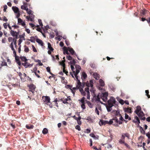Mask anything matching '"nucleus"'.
I'll list each match as a JSON object with an SVG mask.
<instances>
[{"instance_id":"nucleus-36","label":"nucleus","mask_w":150,"mask_h":150,"mask_svg":"<svg viewBox=\"0 0 150 150\" xmlns=\"http://www.w3.org/2000/svg\"><path fill=\"white\" fill-rule=\"evenodd\" d=\"M125 136V137H127V138L128 139H129V138H130V135L129 134L127 133H124V134H123Z\"/></svg>"},{"instance_id":"nucleus-25","label":"nucleus","mask_w":150,"mask_h":150,"mask_svg":"<svg viewBox=\"0 0 150 150\" xmlns=\"http://www.w3.org/2000/svg\"><path fill=\"white\" fill-rule=\"evenodd\" d=\"M22 65L24 66L25 68H27L29 66V63L26 62H25L24 63H22Z\"/></svg>"},{"instance_id":"nucleus-51","label":"nucleus","mask_w":150,"mask_h":150,"mask_svg":"<svg viewBox=\"0 0 150 150\" xmlns=\"http://www.w3.org/2000/svg\"><path fill=\"white\" fill-rule=\"evenodd\" d=\"M76 72L75 73L74 71H73V73L74 74L77 75L80 72V70H76Z\"/></svg>"},{"instance_id":"nucleus-13","label":"nucleus","mask_w":150,"mask_h":150,"mask_svg":"<svg viewBox=\"0 0 150 150\" xmlns=\"http://www.w3.org/2000/svg\"><path fill=\"white\" fill-rule=\"evenodd\" d=\"M93 77L96 80H98L99 79V75L96 72L94 73L93 74Z\"/></svg>"},{"instance_id":"nucleus-15","label":"nucleus","mask_w":150,"mask_h":150,"mask_svg":"<svg viewBox=\"0 0 150 150\" xmlns=\"http://www.w3.org/2000/svg\"><path fill=\"white\" fill-rule=\"evenodd\" d=\"M63 51H64V54H65V53H66L67 54H69V52H68V48L67 49V48L66 47H63Z\"/></svg>"},{"instance_id":"nucleus-57","label":"nucleus","mask_w":150,"mask_h":150,"mask_svg":"<svg viewBox=\"0 0 150 150\" xmlns=\"http://www.w3.org/2000/svg\"><path fill=\"white\" fill-rule=\"evenodd\" d=\"M90 136L91 137L95 138L96 136L93 133H91L90 134Z\"/></svg>"},{"instance_id":"nucleus-27","label":"nucleus","mask_w":150,"mask_h":150,"mask_svg":"<svg viewBox=\"0 0 150 150\" xmlns=\"http://www.w3.org/2000/svg\"><path fill=\"white\" fill-rule=\"evenodd\" d=\"M20 58L22 61L24 62H25L27 61L28 60L25 57H21Z\"/></svg>"},{"instance_id":"nucleus-35","label":"nucleus","mask_w":150,"mask_h":150,"mask_svg":"<svg viewBox=\"0 0 150 150\" xmlns=\"http://www.w3.org/2000/svg\"><path fill=\"white\" fill-rule=\"evenodd\" d=\"M24 51L26 52H28L29 51V49L28 47L26 46L25 45L24 46Z\"/></svg>"},{"instance_id":"nucleus-38","label":"nucleus","mask_w":150,"mask_h":150,"mask_svg":"<svg viewBox=\"0 0 150 150\" xmlns=\"http://www.w3.org/2000/svg\"><path fill=\"white\" fill-rule=\"evenodd\" d=\"M145 93H146V95L148 97V98H150V96L149 94V91L148 90H146L145 91Z\"/></svg>"},{"instance_id":"nucleus-9","label":"nucleus","mask_w":150,"mask_h":150,"mask_svg":"<svg viewBox=\"0 0 150 150\" xmlns=\"http://www.w3.org/2000/svg\"><path fill=\"white\" fill-rule=\"evenodd\" d=\"M18 24L21 25L23 26H24L25 25V22H23L21 18H18Z\"/></svg>"},{"instance_id":"nucleus-45","label":"nucleus","mask_w":150,"mask_h":150,"mask_svg":"<svg viewBox=\"0 0 150 150\" xmlns=\"http://www.w3.org/2000/svg\"><path fill=\"white\" fill-rule=\"evenodd\" d=\"M85 99V98L84 97H83L82 98L81 100H80V101L82 103H85L84 100Z\"/></svg>"},{"instance_id":"nucleus-53","label":"nucleus","mask_w":150,"mask_h":150,"mask_svg":"<svg viewBox=\"0 0 150 150\" xmlns=\"http://www.w3.org/2000/svg\"><path fill=\"white\" fill-rule=\"evenodd\" d=\"M85 91H86L87 93H89V89L88 87L86 88L85 89Z\"/></svg>"},{"instance_id":"nucleus-11","label":"nucleus","mask_w":150,"mask_h":150,"mask_svg":"<svg viewBox=\"0 0 150 150\" xmlns=\"http://www.w3.org/2000/svg\"><path fill=\"white\" fill-rule=\"evenodd\" d=\"M148 12V11L145 9L141 10L140 11V13L141 16H143L145 15Z\"/></svg>"},{"instance_id":"nucleus-34","label":"nucleus","mask_w":150,"mask_h":150,"mask_svg":"<svg viewBox=\"0 0 150 150\" xmlns=\"http://www.w3.org/2000/svg\"><path fill=\"white\" fill-rule=\"evenodd\" d=\"M26 11L27 13L30 15L33 12L32 11L30 10V9H28V8H27V9H26Z\"/></svg>"},{"instance_id":"nucleus-20","label":"nucleus","mask_w":150,"mask_h":150,"mask_svg":"<svg viewBox=\"0 0 150 150\" xmlns=\"http://www.w3.org/2000/svg\"><path fill=\"white\" fill-rule=\"evenodd\" d=\"M95 98L96 100V101L100 102L102 104H103V103L100 100V96L99 94L98 95L96 96V97L95 96Z\"/></svg>"},{"instance_id":"nucleus-5","label":"nucleus","mask_w":150,"mask_h":150,"mask_svg":"<svg viewBox=\"0 0 150 150\" xmlns=\"http://www.w3.org/2000/svg\"><path fill=\"white\" fill-rule=\"evenodd\" d=\"M28 87L30 89V91H31L33 93L34 91L36 88L35 86L33 84H31Z\"/></svg>"},{"instance_id":"nucleus-56","label":"nucleus","mask_w":150,"mask_h":150,"mask_svg":"<svg viewBox=\"0 0 150 150\" xmlns=\"http://www.w3.org/2000/svg\"><path fill=\"white\" fill-rule=\"evenodd\" d=\"M86 58H83L82 62V64L83 65L86 62Z\"/></svg>"},{"instance_id":"nucleus-46","label":"nucleus","mask_w":150,"mask_h":150,"mask_svg":"<svg viewBox=\"0 0 150 150\" xmlns=\"http://www.w3.org/2000/svg\"><path fill=\"white\" fill-rule=\"evenodd\" d=\"M75 128L79 131H80L81 130L80 127L79 125H76V126Z\"/></svg>"},{"instance_id":"nucleus-3","label":"nucleus","mask_w":150,"mask_h":150,"mask_svg":"<svg viewBox=\"0 0 150 150\" xmlns=\"http://www.w3.org/2000/svg\"><path fill=\"white\" fill-rule=\"evenodd\" d=\"M42 98L43 99V101L45 102L46 104L48 105V103H50V97L48 96H43Z\"/></svg>"},{"instance_id":"nucleus-37","label":"nucleus","mask_w":150,"mask_h":150,"mask_svg":"<svg viewBox=\"0 0 150 150\" xmlns=\"http://www.w3.org/2000/svg\"><path fill=\"white\" fill-rule=\"evenodd\" d=\"M99 124L100 126L104 125V122H103V120H100L99 122Z\"/></svg>"},{"instance_id":"nucleus-10","label":"nucleus","mask_w":150,"mask_h":150,"mask_svg":"<svg viewBox=\"0 0 150 150\" xmlns=\"http://www.w3.org/2000/svg\"><path fill=\"white\" fill-rule=\"evenodd\" d=\"M12 9L15 13L20 12L18 8L16 6H13L12 7Z\"/></svg>"},{"instance_id":"nucleus-54","label":"nucleus","mask_w":150,"mask_h":150,"mask_svg":"<svg viewBox=\"0 0 150 150\" xmlns=\"http://www.w3.org/2000/svg\"><path fill=\"white\" fill-rule=\"evenodd\" d=\"M32 48H33V52H37V50H36L35 47L33 45H32Z\"/></svg>"},{"instance_id":"nucleus-42","label":"nucleus","mask_w":150,"mask_h":150,"mask_svg":"<svg viewBox=\"0 0 150 150\" xmlns=\"http://www.w3.org/2000/svg\"><path fill=\"white\" fill-rule=\"evenodd\" d=\"M76 63V62L75 61V60L74 59H73L72 61L70 62V64L72 65V64L74 65H75Z\"/></svg>"},{"instance_id":"nucleus-47","label":"nucleus","mask_w":150,"mask_h":150,"mask_svg":"<svg viewBox=\"0 0 150 150\" xmlns=\"http://www.w3.org/2000/svg\"><path fill=\"white\" fill-rule=\"evenodd\" d=\"M17 39H13V44L14 45H16L17 44Z\"/></svg>"},{"instance_id":"nucleus-22","label":"nucleus","mask_w":150,"mask_h":150,"mask_svg":"<svg viewBox=\"0 0 150 150\" xmlns=\"http://www.w3.org/2000/svg\"><path fill=\"white\" fill-rule=\"evenodd\" d=\"M99 82L100 85L101 86H105V83L104 81L101 79H100L99 80Z\"/></svg>"},{"instance_id":"nucleus-29","label":"nucleus","mask_w":150,"mask_h":150,"mask_svg":"<svg viewBox=\"0 0 150 150\" xmlns=\"http://www.w3.org/2000/svg\"><path fill=\"white\" fill-rule=\"evenodd\" d=\"M48 132L47 129L46 128H44L42 131V132L43 134H45L48 133Z\"/></svg>"},{"instance_id":"nucleus-41","label":"nucleus","mask_w":150,"mask_h":150,"mask_svg":"<svg viewBox=\"0 0 150 150\" xmlns=\"http://www.w3.org/2000/svg\"><path fill=\"white\" fill-rule=\"evenodd\" d=\"M38 21L39 23L40 24V26H41V27H42L43 26V24H42V22L41 20L40 19H38Z\"/></svg>"},{"instance_id":"nucleus-12","label":"nucleus","mask_w":150,"mask_h":150,"mask_svg":"<svg viewBox=\"0 0 150 150\" xmlns=\"http://www.w3.org/2000/svg\"><path fill=\"white\" fill-rule=\"evenodd\" d=\"M141 107L139 105L137 106L136 107V109L134 111V112L137 114L139 112L141 111Z\"/></svg>"},{"instance_id":"nucleus-16","label":"nucleus","mask_w":150,"mask_h":150,"mask_svg":"<svg viewBox=\"0 0 150 150\" xmlns=\"http://www.w3.org/2000/svg\"><path fill=\"white\" fill-rule=\"evenodd\" d=\"M36 41L42 46L43 45V43L41 40L38 38H37L36 40Z\"/></svg>"},{"instance_id":"nucleus-21","label":"nucleus","mask_w":150,"mask_h":150,"mask_svg":"<svg viewBox=\"0 0 150 150\" xmlns=\"http://www.w3.org/2000/svg\"><path fill=\"white\" fill-rule=\"evenodd\" d=\"M112 105L110 104L109 105V106L108 105L106 106L107 110L108 112H110L112 110Z\"/></svg>"},{"instance_id":"nucleus-50","label":"nucleus","mask_w":150,"mask_h":150,"mask_svg":"<svg viewBox=\"0 0 150 150\" xmlns=\"http://www.w3.org/2000/svg\"><path fill=\"white\" fill-rule=\"evenodd\" d=\"M119 142L121 144H124L125 143V141L124 140H122V139H120L119 141Z\"/></svg>"},{"instance_id":"nucleus-64","label":"nucleus","mask_w":150,"mask_h":150,"mask_svg":"<svg viewBox=\"0 0 150 150\" xmlns=\"http://www.w3.org/2000/svg\"><path fill=\"white\" fill-rule=\"evenodd\" d=\"M146 135L148 139H150V133H148L146 134Z\"/></svg>"},{"instance_id":"nucleus-28","label":"nucleus","mask_w":150,"mask_h":150,"mask_svg":"<svg viewBox=\"0 0 150 150\" xmlns=\"http://www.w3.org/2000/svg\"><path fill=\"white\" fill-rule=\"evenodd\" d=\"M87 77V75L86 73L84 72H83L81 77L82 79H83V78L84 79H85Z\"/></svg>"},{"instance_id":"nucleus-60","label":"nucleus","mask_w":150,"mask_h":150,"mask_svg":"<svg viewBox=\"0 0 150 150\" xmlns=\"http://www.w3.org/2000/svg\"><path fill=\"white\" fill-rule=\"evenodd\" d=\"M125 136L124 135V134H122V137H121V139H122L123 140L125 141Z\"/></svg>"},{"instance_id":"nucleus-2","label":"nucleus","mask_w":150,"mask_h":150,"mask_svg":"<svg viewBox=\"0 0 150 150\" xmlns=\"http://www.w3.org/2000/svg\"><path fill=\"white\" fill-rule=\"evenodd\" d=\"M10 33L11 35L14 37L13 39H18V35L19 34L18 32H16L12 30L10 31Z\"/></svg>"},{"instance_id":"nucleus-49","label":"nucleus","mask_w":150,"mask_h":150,"mask_svg":"<svg viewBox=\"0 0 150 150\" xmlns=\"http://www.w3.org/2000/svg\"><path fill=\"white\" fill-rule=\"evenodd\" d=\"M23 41V40H22L21 39H20L19 40H18V45L19 46H21V42H22Z\"/></svg>"},{"instance_id":"nucleus-40","label":"nucleus","mask_w":150,"mask_h":150,"mask_svg":"<svg viewBox=\"0 0 150 150\" xmlns=\"http://www.w3.org/2000/svg\"><path fill=\"white\" fill-rule=\"evenodd\" d=\"M7 63L6 62L4 61H3V62H2V63L1 64V66H7Z\"/></svg>"},{"instance_id":"nucleus-63","label":"nucleus","mask_w":150,"mask_h":150,"mask_svg":"<svg viewBox=\"0 0 150 150\" xmlns=\"http://www.w3.org/2000/svg\"><path fill=\"white\" fill-rule=\"evenodd\" d=\"M15 58L16 62L19 60V58L18 56H16L15 57Z\"/></svg>"},{"instance_id":"nucleus-43","label":"nucleus","mask_w":150,"mask_h":150,"mask_svg":"<svg viewBox=\"0 0 150 150\" xmlns=\"http://www.w3.org/2000/svg\"><path fill=\"white\" fill-rule=\"evenodd\" d=\"M76 70H80L81 69V67L79 65H76L75 66Z\"/></svg>"},{"instance_id":"nucleus-31","label":"nucleus","mask_w":150,"mask_h":150,"mask_svg":"<svg viewBox=\"0 0 150 150\" xmlns=\"http://www.w3.org/2000/svg\"><path fill=\"white\" fill-rule=\"evenodd\" d=\"M139 128L141 132L143 134H145V132L143 128L141 126H139Z\"/></svg>"},{"instance_id":"nucleus-17","label":"nucleus","mask_w":150,"mask_h":150,"mask_svg":"<svg viewBox=\"0 0 150 150\" xmlns=\"http://www.w3.org/2000/svg\"><path fill=\"white\" fill-rule=\"evenodd\" d=\"M27 3H25V2H23V4L24 5H22L21 6V8L22 9H24L26 10V9H27V6H26V4H27Z\"/></svg>"},{"instance_id":"nucleus-39","label":"nucleus","mask_w":150,"mask_h":150,"mask_svg":"<svg viewBox=\"0 0 150 150\" xmlns=\"http://www.w3.org/2000/svg\"><path fill=\"white\" fill-rule=\"evenodd\" d=\"M68 101V99H65L63 101V103L64 104H68L69 103L67 102Z\"/></svg>"},{"instance_id":"nucleus-26","label":"nucleus","mask_w":150,"mask_h":150,"mask_svg":"<svg viewBox=\"0 0 150 150\" xmlns=\"http://www.w3.org/2000/svg\"><path fill=\"white\" fill-rule=\"evenodd\" d=\"M30 39H28V40L30 41L31 42H35V38H34L33 36H32L30 37Z\"/></svg>"},{"instance_id":"nucleus-44","label":"nucleus","mask_w":150,"mask_h":150,"mask_svg":"<svg viewBox=\"0 0 150 150\" xmlns=\"http://www.w3.org/2000/svg\"><path fill=\"white\" fill-rule=\"evenodd\" d=\"M66 57L67 59L69 60H71L72 59V57L70 55L67 56Z\"/></svg>"},{"instance_id":"nucleus-23","label":"nucleus","mask_w":150,"mask_h":150,"mask_svg":"<svg viewBox=\"0 0 150 150\" xmlns=\"http://www.w3.org/2000/svg\"><path fill=\"white\" fill-rule=\"evenodd\" d=\"M28 129H31L33 128L34 126L32 125H26L25 126Z\"/></svg>"},{"instance_id":"nucleus-4","label":"nucleus","mask_w":150,"mask_h":150,"mask_svg":"<svg viewBox=\"0 0 150 150\" xmlns=\"http://www.w3.org/2000/svg\"><path fill=\"white\" fill-rule=\"evenodd\" d=\"M108 94V92H105L102 93L101 98L104 102H105L107 100Z\"/></svg>"},{"instance_id":"nucleus-52","label":"nucleus","mask_w":150,"mask_h":150,"mask_svg":"<svg viewBox=\"0 0 150 150\" xmlns=\"http://www.w3.org/2000/svg\"><path fill=\"white\" fill-rule=\"evenodd\" d=\"M112 120H115L116 122H118V119L116 117H114L112 119Z\"/></svg>"},{"instance_id":"nucleus-33","label":"nucleus","mask_w":150,"mask_h":150,"mask_svg":"<svg viewBox=\"0 0 150 150\" xmlns=\"http://www.w3.org/2000/svg\"><path fill=\"white\" fill-rule=\"evenodd\" d=\"M125 118L126 119H128L129 120H131V118L129 117L128 115L126 113L125 114Z\"/></svg>"},{"instance_id":"nucleus-18","label":"nucleus","mask_w":150,"mask_h":150,"mask_svg":"<svg viewBox=\"0 0 150 150\" xmlns=\"http://www.w3.org/2000/svg\"><path fill=\"white\" fill-rule=\"evenodd\" d=\"M116 99L117 101H118L119 103L123 105L124 104V101L123 100L121 99L119 97H117Z\"/></svg>"},{"instance_id":"nucleus-14","label":"nucleus","mask_w":150,"mask_h":150,"mask_svg":"<svg viewBox=\"0 0 150 150\" xmlns=\"http://www.w3.org/2000/svg\"><path fill=\"white\" fill-rule=\"evenodd\" d=\"M135 119L136 120H134L133 121V122L135 123H136L138 122V126H139V124L140 123V120L138 118V117L137 116H135L134 117Z\"/></svg>"},{"instance_id":"nucleus-62","label":"nucleus","mask_w":150,"mask_h":150,"mask_svg":"<svg viewBox=\"0 0 150 150\" xmlns=\"http://www.w3.org/2000/svg\"><path fill=\"white\" fill-rule=\"evenodd\" d=\"M81 117L80 116H79L78 117H75V118H74V119L75 120H76L77 121L79 120H81Z\"/></svg>"},{"instance_id":"nucleus-24","label":"nucleus","mask_w":150,"mask_h":150,"mask_svg":"<svg viewBox=\"0 0 150 150\" xmlns=\"http://www.w3.org/2000/svg\"><path fill=\"white\" fill-rule=\"evenodd\" d=\"M47 44L48 49L50 51H52L54 50V49L52 47L51 44L49 42H48Z\"/></svg>"},{"instance_id":"nucleus-19","label":"nucleus","mask_w":150,"mask_h":150,"mask_svg":"<svg viewBox=\"0 0 150 150\" xmlns=\"http://www.w3.org/2000/svg\"><path fill=\"white\" fill-rule=\"evenodd\" d=\"M137 115L140 118L144 116V114L143 111H140Z\"/></svg>"},{"instance_id":"nucleus-30","label":"nucleus","mask_w":150,"mask_h":150,"mask_svg":"<svg viewBox=\"0 0 150 150\" xmlns=\"http://www.w3.org/2000/svg\"><path fill=\"white\" fill-rule=\"evenodd\" d=\"M77 81V85H76L77 88H79L81 86V82L79 80Z\"/></svg>"},{"instance_id":"nucleus-32","label":"nucleus","mask_w":150,"mask_h":150,"mask_svg":"<svg viewBox=\"0 0 150 150\" xmlns=\"http://www.w3.org/2000/svg\"><path fill=\"white\" fill-rule=\"evenodd\" d=\"M87 103L90 108H93V105L89 101H87Z\"/></svg>"},{"instance_id":"nucleus-1","label":"nucleus","mask_w":150,"mask_h":150,"mask_svg":"<svg viewBox=\"0 0 150 150\" xmlns=\"http://www.w3.org/2000/svg\"><path fill=\"white\" fill-rule=\"evenodd\" d=\"M108 105L109 106L110 104L112 106H114L115 107L117 106V104L116 103V101L115 99L113 97H111L110 99L108 101Z\"/></svg>"},{"instance_id":"nucleus-7","label":"nucleus","mask_w":150,"mask_h":150,"mask_svg":"<svg viewBox=\"0 0 150 150\" xmlns=\"http://www.w3.org/2000/svg\"><path fill=\"white\" fill-rule=\"evenodd\" d=\"M132 109L129 107L125 108L124 109V110L125 112L129 113H132Z\"/></svg>"},{"instance_id":"nucleus-48","label":"nucleus","mask_w":150,"mask_h":150,"mask_svg":"<svg viewBox=\"0 0 150 150\" xmlns=\"http://www.w3.org/2000/svg\"><path fill=\"white\" fill-rule=\"evenodd\" d=\"M81 108L83 109H84L86 108V106L85 105V103H82V104L81 105Z\"/></svg>"},{"instance_id":"nucleus-55","label":"nucleus","mask_w":150,"mask_h":150,"mask_svg":"<svg viewBox=\"0 0 150 150\" xmlns=\"http://www.w3.org/2000/svg\"><path fill=\"white\" fill-rule=\"evenodd\" d=\"M4 10L3 11L4 12L6 11V10L7 8V6L6 5H5L4 6Z\"/></svg>"},{"instance_id":"nucleus-8","label":"nucleus","mask_w":150,"mask_h":150,"mask_svg":"<svg viewBox=\"0 0 150 150\" xmlns=\"http://www.w3.org/2000/svg\"><path fill=\"white\" fill-rule=\"evenodd\" d=\"M68 51L72 55L75 54L76 56H77V54L75 53V51L72 48L68 47Z\"/></svg>"},{"instance_id":"nucleus-59","label":"nucleus","mask_w":150,"mask_h":150,"mask_svg":"<svg viewBox=\"0 0 150 150\" xmlns=\"http://www.w3.org/2000/svg\"><path fill=\"white\" fill-rule=\"evenodd\" d=\"M16 13V18H18L20 17V12H18V13Z\"/></svg>"},{"instance_id":"nucleus-61","label":"nucleus","mask_w":150,"mask_h":150,"mask_svg":"<svg viewBox=\"0 0 150 150\" xmlns=\"http://www.w3.org/2000/svg\"><path fill=\"white\" fill-rule=\"evenodd\" d=\"M62 64H61V65L63 67V68L65 69V64L64 63V61H62Z\"/></svg>"},{"instance_id":"nucleus-6","label":"nucleus","mask_w":150,"mask_h":150,"mask_svg":"<svg viewBox=\"0 0 150 150\" xmlns=\"http://www.w3.org/2000/svg\"><path fill=\"white\" fill-rule=\"evenodd\" d=\"M86 86L89 87L90 86L91 88H92L93 86V82L92 80H90L89 82L88 81H87L86 83Z\"/></svg>"},{"instance_id":"nucleus-58","label":"nucleus","mask_w":150,"mask_h":150,"mask_svg":"<svg viewBox=\"0 0 150 150\" xmlns=\"http://www.w3.org/2000/svg\"><path fill=\"white\" fill-rule=\"evenodd\" d=\"M95 112H96V113L98 115H99V111L98 110V109H97V108H96V109H95Z\"/></svg>"}]
</instances>
